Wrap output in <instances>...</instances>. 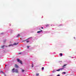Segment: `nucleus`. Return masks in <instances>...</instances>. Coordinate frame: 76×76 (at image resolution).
Listing matches in <instances>:
<instances>
[{"label":"nucleus","mask_w":76,"mask_h":76,"mask_svg":"<svg viewBox=\"0 0 76 76\" xmlns=\"http://www.w3.org/2000/svg\"><path fill=\"white\" fill-rule=\"evenodd\" d=\"M4 47V45H3L1 47L2 48H3V47Z\"/></svg>","instance_id":"nucleus-15"},{"label":"nucleus","mask_w":76,"mask_h":76,"mask_svg":"<svg viewBox=\"0 0 76 76\" xmlns=\"http://www.w3.org/2000/svg\"><path fill=\"white\" fill-rule=\"evenodd\" d=\"M29 42V41H26V42H27V43H28V42Z\"/></svg>","instance_id":"nucleus-16"},{"label":"nucleus","mask_w":76,"mask_h":76,"mask_svg":"<svg viewBox=\"0 0 76 76\" xmlns=\"http://www.w3.org/2000/svg\"><path fill=\"white\" fill-rule=\"evenodd\" d=\"M12 45H10L9 46L10 47V46H12Z\"/></svg>","instance_id":"nucleus-17"},{"label":"nucleus","mask_w":76,"mask_h":76,"mask_svg":"<svg viewBox=\"0 0 76 76\" xmlns=\"http://www.w3.org/2000/svg\"><path fill=\"white\" fill-rule=\"evenodd\" d=\"M22 72H24V71H25V70L24 69H22Z\"/></svg>","instance_id":"nucleus-13"},{"label":"nucleus","mask_w":76,"mask_h":76,"mask_svg":"<svg viewBox=\"0 0 76 76\" xmlns=\"http://www.w3.org/2000/svg\"><path fill=\"white\" fill-rule=\"evenodd\" d=\"M34 67V65H32V67Z\"/></svg>","instance_id":"nucleus-21"},{"label":"nucleus","mask_w":76,"mask_h":76,"mask_svg":"<svg viewBox=\"0 0 76 76\" xmlns=\"http://www.w3.org/2000/svg\"><path fill=\"white\" fill-rule=\"evenodd\" d=\"M10 26H11V24H10Z\"/></svg>","instance_id":"nucleus-26"},{"label":"nucleus","mask_w":76,"mask_h":76,"mask_svg":"<svg viewBox=\"0 0 76 76\" xmlns=\"http://www.w3.org/2000/svg\"><path fill=\"white\" fill-rule=\"evenodd\" d=\"M18 43H15L14 44V45H18Z\"/></svg>","instance_id":"nucleus-5"},{"label":"nucleus","mask_w":76,"mask_h":76,"mask_svg":"<svg viewBox=\"0 0 76 76\" xmlns=\"http://www.w3.org/2000/svg\"><path fill=\"white\" fill-rule=\"evenodd\" d=\"M19 36H20V34H18L17 36V38H19Z\"/></svg>","instance_id":"nucleus-7"},{"label":"nucleus","mask_w":76,"mask_h":76,"mask_svg":"<svg viewBox=\"0 0 76 76\" xmlns=\"http://www.w3.org/2000/svg\"><path fill=\"white\" fill-rule=\"evenodd\" d=\"M17 61L19 62L21 64H23L22 62L19 59H17Z\"/></svg>","instance_id":"nucleus-2"},{"label":"nucleus","mask_w":76,"mask_h":76,"mask_svg":"<svg viewBox=\"0 0 76 76\" xmlns=\"http://www.w3.org/2000/svg\"><path fill=\"white\" fill-rule=\"evenodd\" d=\"M60 56H63V54H62V53H60Z\"/></svg>","instance_id":"nucleus-8"},{"label":"nucleus","mask_w":76,"mask_h":76,"mask_svg":"<svg viewBox=\"0 0 76 76\" xmlns=\"http://www.w3.org/2000/svg\"><path fill=\"white\" fill-rule=\"evenodd\" d=\"M15 68H14L12 69V73H14V72H15V73H18V69H15Z\"/></svg>","instance_id":"nucleus-1"},{"label":"nucleus","mask_w":76,"mask_h":76,"mask_svg":"<svg viewBox=\"0 0 76 76\" xmlns=\"http://www.w3.org/2000/svg\"><path fill=\"white\" fill-rule=\"evenodd\" d=\"M36 76H39V73H37L36 74Z\"/></svg>","instance_id":"nucleus-10"},{"label":"nucleus","mask_w":76,"mask_h":76,"mask_svg":"<svg viewBox=\"0 0 76 76\" xmlns=\"http://www.w3.org/2000/svg\"><path fill=\"white\" fill-rule=\"evenodd\" d=\"M41 32H42V30H41L40 31H39L37 32V33L38 34H39V33H41Z\"/></svg>","instance_id":"nucleus-3"},{"label":"nucleus","mask_w":76,"mask_h":76,"mask_svg":"<svg viewBox=\"0 0 76 76\" xmlns=\"http://www.w3.org/2000/svg\"><path fill=\"white\" fill-rule=\"evenodd\" d=\"M66 65H67V64H65L63 66V67H64V66H66Z\"/></svg>","instance_id":"nucleus-11"},{"label":"nucleus","mask_w":76,"mask_h":76,"mask_svg":"<svg viewBox=\"0 0 76 76\" xmlns=\"http://www.w3.org/2000/svg\"><path fill=\"white\" fill-rule=\"evenodd\" d=\"M5 76H6V75H5Z\"/></svg>","instance_id":"nucleus-27"},{"label":"nucleus","mask_w":76,"mask_h":76,"mask_svg":"<svg viewBox=\"0 0 76 76\" xmlns=\"http://www.w3.org/2000/svg\"><path fill=\"white\" fill-rule=\"evenodd\" d=\"M42 70H44V67H42Z\"/></svg>","instance_id":"nucleus-12"},{"label":"nucleus","mask_w":76,"mask_h":76,"mask_svg":"<svg viewBox=\"0 0 76 76\" xmlns=\"http://www.w3.org/2000/svg\"><path fill=\"white\" fill-rule=\"evenodd\" d=\"M19 54H21V53H18Z\"/></svg>","instance_id":"nucleus-24"},{"label":"nucleus","mask_w":76,"mask_h":76,"mask_svg":"<svg viewBox=\"0 0 76 76\" xmlns=\"http://www.w3.org/2000/svg\"><path fill=\"white\" fill-rule=\"evenodd\" d=\"M15 67L16 68H18V65L16 64H15Z\"/></svg>","instance_id":"nucleus-4"},{"label":"nucleus","mask_w":76,"mask_h":76,"mask_svg":"<svg viewBox=\"0 0 76 76\" xmlns=\"http://www.w3.org/2000/svg\"><path fill=\"white\" fill-rule=\"evenodd\" d=\"M43 27H42V29H43Z\"/></svg>","instance_id":"nucleus-25"},{"label":"nucleus","mask_w":76,"mask_h":76,"mask_svg":"<svg viewBox=\"0 0 76 76\" xmlns=\"http://www.w3.org/2000/svg\"><path fill=\"white\" fill-rule=\"evenodd\" d=\"M63 73H64V74H66V72H63Z\"/></svg>","instance_id":"nucleus-19"},{"label":"nucleus","mask_w":76,"mask_h":76,"mask_svg":"<svg viewBox=\"0 0 76 76\" xmlns=\"http://www.w3.org/2000/svg\"><path fill=\"white\" fill-rule=\"evenodd\" d=\"M25 41H26V40H24L23 41V42H25Z\"/></svg>","instance_id":"nucleus-20"},{"label":"nucleus","mask_w":76,"mask_h":76,"mask_svg":"<svg viewBox=\"0 0 76 76\" xmlns=\"http://www.w3.org/2000/svg\"><path fill=\"white\" fill-rule=\"evenodd\" d=\"M29 46H27V48H29Z\"/></svg>","instance_id":"nucleus-18"},{"label":"nucleus","mask_w":76,"mask_h":76,"mask_svg":"<svg viewBox=\"0 0 76 76\" xmlns=\"http://www.w3.org/2000/svg\"><path fill=\"white\" fill-rule=\"evenodd\" d=\"M1 72H2V73H4V72H3L1 71Z\"/></svg>","instance_id":"nucleus-22"},{"label":"nucleus","mask_w":76,"mask_h":76,"mask_svg":"<svg viewBox=\"0 0 76 76\" xmlns=\"http://www.w3.org/2000/svg\"><path fill=\"white\" fill-rule=\"evenodd\" d=\"M60 70H63L64 69V68H60Z\"/></svg>","instance_id":"nucleus-6"},{"label":"nucleus","mask_w":76,"mask_h":76,"mask_svg":"<svg viewBox=\"0 0 76 76\" xmlns=\"http://www.w3.org/2000/svg\"><path fill=\"white\" fill-rule=\"evenodd\" d=\"M56 71H57V72H59V71H60V69H57L56 70Z\"/></svg>","instance_id":"nucleus-9"},{"label":"nucleus","mask_w":76,"mask_h":76,"mask_svg":"<svg viewBox=\"0 0 76 76\" xmlns=\"http://www.w3.org/2000/svg\"><path fill=\"white\" fill-rule=\"evenodd\" d=\"M46 26H48V25H46Z\"/></svg>","instance_id":"nucleus-23"},{"label":"nucleus","mask_w":76,"mask_h":76,"mask_svg":"<svg viewBox=\"0 0 76 76\" xmlns=\"http://www.w3.org/2000/svg\"><path fill=\"white\" fill-rule=\"evenodd\" d=\"M55 72H56V71H53L52 72L53 73H54Z\"/></svg>","instance_id":"nucleus-14"}]
</instances>
